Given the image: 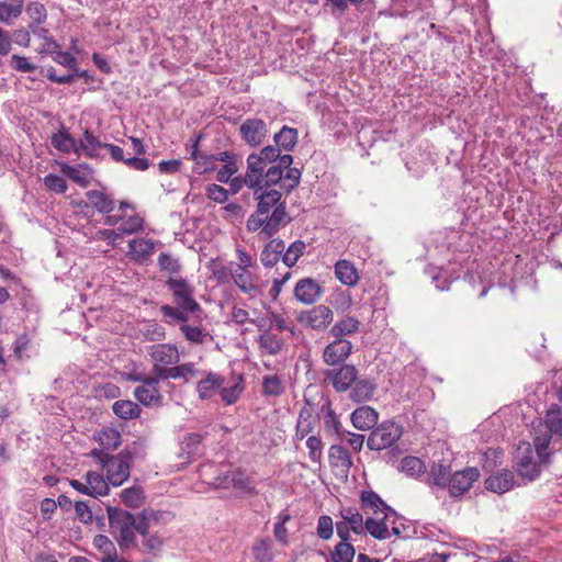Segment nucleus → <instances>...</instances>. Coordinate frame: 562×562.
Listing matches in <instances>:
<instances>
[{
	"label": "nucleus",
	"mask_w": 562,
	"mask_h": 562,
	"mask_svg": "<svg viewBox=\"0 0 562 562\" xmlns=\"http://www.w3.org/2000/svg\"><path fill=\"white\" fill-rule=\"evenodd\" d=\"M172 294L176 306H160V313L168 324L187 323L190 315L201 312L200 304L194 299V288L181 277H170L165 282Z\"/></svg>",
	"instance_id": "f257e3e1"
},
{
	"label": "nucleus",
	"mask_w": 562,
	"mask_h": 562,
	"mask_svg": "<svg viewBox=\"0 0 562 562\" xmlns=\"http://www.w3.org/2000/svg\"><path fill=\"white\" fill-rule=\"evenodd\" d=\"M110 532L121 549L137 548L136 535L139 533L138 519L130 512L108 506L106 508Z\"/></svg>",
	"instance_id": "f03ea898"
},
{
	"label": "nucleus",
	"mask_w": 562,
	"mask_h": 562,
	"mask_svg": "<svg viewBox=\"0 0 562 562\" xmlns=\"http://www.w3.org/2000/svg\"><path fill=\"white\" fill-rule=\"evenodd\" d=\"M90 456L105 470L106 479L113 486L122 485L130 477L133 454L128 449L122 450L116 456L92 449Z\"/></svg>",
	"instance_id": "7ed1b4c3"
},
{
	"label": "nucleus",
	"mask_w": 562,
	"mask_h": 562,
	"mask_svg": "<svg viewBox=\"0 0 562 562\" xmlns=\"http://www.w3.org/2000/svg\"><path fill=\"white\" fill-rule=\"evenodd\" d=\"M546 432L536 436L533 443L537 456L542 460L550 457L555 445L562 437V411L550 409L546 415Z\"/></svg>",
	"instance_id": "20e7f679"
},
{
	"label": "nucleus",
	"mask_w": 562,
	"mask_h": 562,
	"mask_svg": "<svg viewBox=\"0 0 562 562\" xmlns=\"http://www.w3.org/2000/svg\"><path fill=\"white\" fill-rule=\"evenodd\" d=\"M286 216L288 213L283 205L274 209L270 216L259 214L257 211H255L251 215H249L246 227L250 233L259 232V236L265 239L270 238L288 223Z\"/></svg>",
	"instance_id": "39448f33"
},
{
	"label": "nucleus",
	"mask_w": 562,
	"mask_h": 562,
	"mask_svg": "<svg viewBox=\"0 0 562 562\" xmlns=\"http://www.w3.org/2000/svg\"><path fill=\"white\" fill-rule=\"evenodd\" d=\"M281 149L276 145H268L258 153H251L247 157L248 165V183L255 186L258 183L259 177L266 179V171L271 164H276L280 157Z\"/></svg>",
	"instance_id": "423d86ee"
},
{
	"label": "nucleus",
	"mask_w": 562,
	"mask_h": 562,
	"mask_svg": "<svg viewBox=\"0 0 562 562\" xmlns=\"http://www.w3.org/2000/svg\"><path fill=\"white\" fill-rule=\"evenodd\" d=\"M402 427L394 422H384L374 428L368 440L367 446L371 450H383L392 447L401 438Z\"/></svg>",
	"instance_id": "0eeeda50"
},
{
	"label": "nucleus",
	"mask_w": 562,
	"mask_h": 562,
	"mask_svg": "<svg viewBox=\"0 0 562 562\" xmlns=\"http://www.w3.org/2000/svg\"><path fill=\"white\" fill-rule=\"evenodd\" d=\"M276 184H266V181H262L258 187H256L252 192L255 200L257 201L256 211L259 214H263L270 216L271 212L283 205L286 209L285 202L281 201L282 193L280 190L272 189Z\"/></svg>",
	"instance_id": "6e6552de"
},
{
	"label": "nucleus",
	"mask_w": 562,
	"mask_h": 562,
	"mask_svg": "<svg viewBox=\"0 0 562 562\" xmlns=\"http://www.w3.org/2000/svg\"><path fill=\"white\" fill-rule=\"evenodd\" d=\"M334 319V312L330 307L319 304L311 310L302 311L297 315V322L305 328L316 331L325 330Z\"/></svg>",
	"instance_id": "1a4fd4ad"
},
{
	"label": "nucleus",
	"mask_w": 562,
	"mask_h": 562,
	"mask_svg": "<svg viewBox=\"0 0 562 562\" xmlns=\"http://www.w3.org/2000/svg\"><path fill=\"white\" fill-rule=\"evenodd\" d=\"M524 446V453L521 457H518L516 469L521 477L533 481L539 476L541 465L549 462V457L542 460L537 456V451L531 449L530 443H525Z\"/></svg>",
	"instance_id": "9d476101"
},
{
	"label": "nucleus",
	"mask_w": 562,
	"mask_h": 562,
	"mask_svg": "<svg viewBox=\"0 0 562 562\" xmlns=\"http://www.w3.org/2000/svg\"><path fill=\"white\" fill-rule=\"evenodd\" d=\"M241 139L250 147H258L263 144L268 135V126L261 119H246L239 126Z\"/></svg>",
	"instance_id": "9b49d317"
},
{
	"label": "nucleus",
	"mask_w": 562,
	"mask_h": 562,
	"mask_svg": "<svg viewBox=\"0 0 562 562\" xmlns=\"http://www.w3.org/2000/svg\"><path fill=\"white\" fill-rule=\"evenodd\" d=\"M480 477V471L475 467L465 468L451 474L448 485L450 496L460 497L467 493L472 484Z\"/></svg>",
	"instance_id": "f8f14e48"
},
{
	"label": "nucleus",
	"mask_w": 562,
	"mask_h": 562,
	"mask_svg": "<svg viewBox=\"0 0 562 562\" xmlns=\"http://www.w3.org/2000/svg\"><path fill=\"white\" fill-rule=\"evenodd\" d=\"M357 378L358 370L352 364H342L339 369L325 372V381L330 383L337 392H345L350 389Z\"/></svg>",
	"instance_id": "ddd939ff"
},
{
	"label": "nucleus",
	"mask_w": 562,
	"mask_h": 562,
	"mask_svg": "<svg viewBox=\"0 0 562 562\" xmlns=\"http://www.w3.org/2000/svg\"><path fill=\"white\" fill-rule=\"evenodd\" d=\"M360 505L361 509L367 515L375 516H384V513L389 515L396 516V513L393 508L385 504V502L373 491H362L360 495Z\"/></svg>",
	"instance_id": "4468645a"
},
{
	"label": "nucleus",
	"mask_w": 562,
	"mask_h": 562,
	"mask_svg": "<svg viewBox=\"0 0 562 562\" xmlns=\"http://www.w3.org/2000/svg\"><path fill=\"white\" fill-rule=\"evenodd\" d=\"M323 292L322 285L312 278L299 280L294 288L295 299L305 305L314 304Z\"/></svg>",
	"instance_id": "2eb2a0df"
},
{
	"label": "nucleus",
	"mask_w": 562,
	"mask_h": 562,
	"mask_svg": "<svg viewBox=\"0 0 562 562\" xmlns=\"http://www.w3.org/2000/svg\"><path fill=\"white\" fill-rule=\"evenodd\" d=\"M147 352L154 361L153 367H157V364L164 367L172 366L177 364L180 360L178 348L170 344L149 346Z\"/></svg>",
	"instance_id": "dca6fc26"
},
{
	"label": "nucleus",
	"mask_w": 562,
	"mask_h": 562,
	"mask_svg": "<svg viewBox=\"0 0 562 562\" xmlns=\"http://www.w3.org/2000/svg\"><path fill=\"white\" fill-rule=\"evenodd\" d=\"M231 276L236 286L250 299L260 294L257 278L249 269L232 268Z\"/></svg>",
	"instance_id": "f3484780"
},
{
	"label": "nucleus",
	"mask_w": 562,
	"mask_h": 562,
	"mask_svg": "<svg viewBox=\"0 0 562 562\" xmlns=\"http://www.w3.org/2000/svg\"><path fill=\"white\" fill-rule=\"evenodd\" d=\"M159 381L153 373V378L144 381V384L137 386L134 391L135 398L145 406L160 403L161 395L158 387Z\"/></svg>",
	"instance_id": "a211bd4d"
},
{
	"label": "nucleus",
	"mask_w": 562,
	"mask_h": 562,
	"mask_svg": "<svg viewBox=\"0 0 562 562\" xmlns=\"http://www.w3.org/2000/svg\"><path fill=\"white\" fill-rule=\"evenodd\" d=\"M352 350V344L347 339H337L326 346L323 352V359L328 366H335L349 357Z\"/></svg>",
	"instance_id": "6ab92c4d"
},
{
	"label": "nucleus",
	"mask_w": 562,
	"mask_h": 562,
	"mask_svg": "<svg viewBox=\"0 0 562 562\" xmlns=\"http://www.w3.org/2000/svg\"><path fill=\"white\" fill-rule=\"evenodd\" d=\"M225 382V378L221 374L209 372L206 375L198 382L196 392L200 400H210L215 395L217 391L221 392V387Z\"/></svg>",
	"instance_id": "aec40b11"
},
{
	"label": "nucleus",
	"mask_w": 562,
	"mask_h": 562,
	"mask_svg": "<svg viewBox=\"0 0 562 562\" xmlns=\"http://www.w3.org/2000/svg\"><path fill=\"white\" fill-rule=\"evenodd\" d=\"M514 486V474L509 470H502L485 480L487 491L503 494Z\"/></svg>",
	"instance_id": "412c9836"
},
{
	"label": "nucleus",
	"mask_w": 562,
	"mask_h": 562,
	"mask_svg": "<svg viewBox=\"0 0 562 562\" xmlns=\"http://www.w3.org/2000/svg\"><path fill=\"white\" fill-rule=\"evenodd\" d=\"M378 413L370 406L356 408L351 414L352 425L359 430H367L378 423Z\"/></svg>",
	"instance_id": "4be33fe9"
},
{
	"label": "nucleus",
	"mask_w": 562,
	"mask_h": 562,
	"mask_svg": "<svg viewBox=\"0 0 562 562\" xmlns=\"http://www.w3.org/2000/svg\"><path fill=\"white\" fill-rule=\"evenodd\" d=\"M285 250V243L282 239H271L262 249L260 260L267 268H271L278 263Z\"/></svg>",
	"instance_id": "5701e85b"
},
{
	"label": "nucleus",
	"mask_w": 562,
	"mask_h": 562,
	"mask_svg": "<svg viewBox=\"0 0 562 562\" xmlns=\"http://www.w3.org/2000/svg\"><path fill=\"white\" fill-rule=\"evenodd\" d=\"M293 164V157L289 154L281 155L277 159L274 165L269 166L266 171V184H278L283 179V172L291 168Z\"/></svg>",
	"instance_id": "b1692460"
},
{
	"label": "nucleus",
	"mask_w": 562,
	"mask_h": 562,
	"mask_svg": "<svg viewBox=\"0 0 562 562\" xmlns=\"http://www.w3.org/2000/svg\"><path fill=\"white\" fill-rule=\"evenodd\" d=\"M324 413V429L327 435H336L339 440L345 438L347 430H344L338 416L331 408L329 403H326L321 408Z\"/></svg>",
	"instance_id": "393cba45"
},
{
	"label": "nucleus",
	"mask_w": 562,
	"mask_h": 562,
	"mask_svg": "<svg viewBox=\"0 0 562 562\" xmlns=\"http://www.w3.org/2000/svg\"><path fill=\"white\" fill-rule=\"evenodd\" d=\"M335 276L347 286H355L359 282L358 270L349 260L341 259L335 263Z\"/></svg>",
	"instance_id": "a878e982"
},
{
	"label": "nucleus",
	"mask_w": 562,
	"mask_h": 562,
	"mask_svg": "<svg viewBox=\"0 0 562 562\" xmlns=\"http://www.w3.org/2000/svg\"><path fill=\"white\" fill-rule=\"evenodd\" d=\"M376 389L375 383L370 379H360L353 382L349 397L356 403H363L370 401Z\"/></svg>",
	"instance_id": "bb28decb"
},
{
	"label": "nucleus",
	"mask_w": 562,
	"mask_h": 562,
	"mask_svg": "<svg viewBox=\"0 0 562 562\" xmlns=\"http://www.w3.org/2000/svg\"><path fill=\"white\" fill-rule=\"evenodd\" d=\"M391 515L384 513V516L368 517L366 520V532H369L373 538L384 540L390 538L391 533L386 521Z\"/></svg>",
	"instance_id": "cd10ccee"
},
{
	"label": "nucleus",
	"mask_w": 562,
	"mask_h": 562,
	"mask_svg": "<svg viewBox=\"0 0 562 562\" xmlns=\"http://www.w3.org/2000/svg\"><path fill=\"white\" fill-rule=\"evenodd\" d=\"M85 481L89 486L90 496L98 497L109 494V481L104 479L102 473L95 471H88L85 474Z\"/></svg>",
	"instance_id": "c85d7f7f"
},
{
	"label": "nucleus",
	"mask_w": 562,
	"mask_h": 562,
	"mask_svg": "<svg viewBox=\"0 0 562 562\" xmlns=\"http://www.w3.org/2000/svg\"><path fill=\"white\" fill-rule=\"evenodd\" d=\"M61 172L78 186L87 188L90 183V176L92 170L88 165H79L78 167H72L68 164H63Z\"/></svg>",
	"instance_id": "c756f323"
},
{
	"label": "nucleus",
	"mask_w": 562,
	"mask_h": 562,
	"mask_svg": "<svg viewBox=\"0 0 562 562\" xmlns=\"http://www.w3.org/2000/svg\"><path fill=\"white\" fill-rule=\"evenodd\" d=\"M339 515L341 519H345L348 528L356 535H366V521L359 510L353 507H344L340 509Z\"/></svg>",
	"instance_id": "7c9ffc66"
},
{
	"label": "nucleus",
	"mask_w": 562,
	"mask_h": 562,
	"mask_svg": "<svg viewBox=\"0 0 562 562\" xmlns=\"http://www.w3.org/2000/svg\"><path fill=\"white\" fill-rule=\"evenodd\" d=\"M85 195L99 213L109 214L114 210V200L103 191L90 190Z\"/></svg>",
	"instance_id": "2f4dec72"
},
{
	"label": "nucleus",
	"mask_w": 562,
	"mask_h": 562,
	"mask_svg": "<svg viewBox=\"0 0 562 562\" xmlns=\"http://www.w3.org/2000/svg\"><path fill=\"white\" fill-rule=\"evenodd\" d=\"M50 143L55 149L65 154H79L78 142L65 130L54 133Z\"/></svg>",
	"instance_id": "473e14b6"
},
{
	"label": "nucleus",
	"mask_w": 562,
	"mask_h": 562,
	"mask_svg": "<svg viewBox=\"0 0 562 562\" xmlns=\"http://www.w3.org/2000/svg\"><path fill=\"white\" fill-rule=\"evenodd\" d=\"M24 8V0H3L0 1V22L7 25L18 19Z\"/></svg>",
	"instance_id": "72a5a7b5"
},
{
	"label": "nucleus",
	"mask_w": 562,
	"mask_h": 562,
	"mask_svg": "<svg viewBox=\"0 0 562 562\" xmlns=\"http://www.w3.org/2000/svg\"><path fill=\"white\" fill-rule=\"evenodd\" d=\"M360 322L353 316H346L336 322L329 330L330 336L344 339L345 336L355 334L359 329Z\"/></svg>",
	"instance_id": "f704fd0d"
},
{
	"label": "nucleus",
	"mask_w": 562,
	"mask_h": 562,
	"mask_svg": "<svg viewBox=\"0 0 562 562\" xmlns=\"http://www.w3.org/2000/svg\"><path fill=\"white\" fill-rule=\"evenodd\" d=\"M285 392V384L278 374H268L262 378L261 393L266 397H279Z\"/></svg>",
	"instance_id": "c9c22d12"
},
{
	"label": "nucleus",
	"mask_w": 562,
	"mask_h": 562,
	"mask_svg": "<svg viewBox=\"0 0 562 562\" xmlns=\"http://www.w3.org/2000/svg\"><path fill=\"white\" fill-rule=\"evenodd\" d=\"M93 546L102 554L101 562H113V560L120 559L116 547L109 537L97 535L93 539Z\"/></svg>",
	"instance_id": "e433bc0d"
},
{
	"label": "nucleus",
	"mask_w": 562,
	"mask_h": 562,
	"mask_svg": "<svg viewBox=\"0 0 562 562\" xmlns=\"http://www.w3.org/2000/svg\"><path fill=\"white\" fill-rule=\"evenodd\" d=\"M273 140L281 150L291 151L297 143V130L284 125L274 134Z\"/></svg>",
	"instance_id": "4c0bfd02"
},
{
	"label": "nucleus",
	"mask_w": 562,
	"mask_h": 562,
	"mask_svg": "<svg viewBox=\"0 0 562 562\" xmlns=\"http://www.w3.org/2000/svg\"><path fill=\"white\" fill-rule=\"evenodd\" d=\"M252 554L257 562H272L274 559L273 542L270 538L256 539Z\"/></svg>",
	"instance_id": "58836bf2"
},
{
	"label": "nucleus",
	"mask_w": 562,
	"mask_h": 562,
	"mask_svg": "<svg viewBox=\"0 0 562 562\" xmlns=\"http://www.w3.org/2000/svg\"><path fill=\"white\" fill-rule=\"evenodd\" d=\"M97 440L104 452L117 449L121 446V434L114 428H103L97 437Z\"/></svg>",
	"instance_id": "ea45409f"
},
{
	"label": "nucleus",
	"mask_w": 562,
	"mask_h": 562,
	"mask_svg": "<svg viewBox=\"0 0 562 562\" xmlns=\"http://www.w3.org/2000/svg\"><path fill=\"white\" fill-rule=\"evenodd\" d=\"M128 248L136 260L144 261L151 256L155 245L150 239L138 238L131 240Z\"/></svg>",
	"instance_id": "a19ab883"
},
{
	"label": "nucleus",
	"mask_w": 562,
	"mask_h": 562,
	"mask_svg": "<svg viewBox=\"0 0 562 562\" xmlns=\"http://www.w3.org/2000/svg\"><path fill=\"white\" fill-rule=\"evenodd\" d=\"M113 413L122 418V419H134L139 417L140 407L138 404L128 401V400H120L116 401L112 406Z\"/></svg>",
	"instance_id": "79ce46f5"
},
{
	"label": "nucleus",
	"mask_w": 562,
	"mask_h": 562,
	"mask_svg": "<svg viewBox=\"0 0 562 562\" xmlns=\"http://www.w3.org/2000/svg\"><path fill=\"white\" fill-rule=\"evenodd\" d=\"M79 153L83 151L88 157L99 156L101 148H104V144L100 142L91 132L86 131L82 138L78 142Z\"/></svg>",
	"instance_id": "37998d69"
},
{
	"label": "nucleus",
	"mask_w": 562,
	"mask_h": 562,
	"mask_svg": "<svg viewBox=\"0 0 562 562\" xmlns=\"http://www.w3.org/2000/svg\"><path fill=\"white\" fill-rule=\"evenodd\" d=\"M257 341L260 350L268 355H277L283 347L282 339L272 333L261 334Z\"/></svg>",
	"instance_id": "c03bdc74"
},
{
	"label": "nucleus",
	"mask_w": 562,
	"mask_h": 562,
	"mask_svg": "<svg viewBox=\"0 0 562 562\" xmlns=\"http://www.w3.org/2000/svg\"><path fill=\"white\" fill-rule=\"evenodd\" d=\"M328 457L333 467H344L349 469L352 465V460L348 450L341 445H333L329 448Z\"/></svg>",
	"instance_id": "a18cd8bd"
},
{
	"label": "nucleus",
	"mask_w": 562,
	"mask_h": 562,
	"mask_svg": "<svg viewBox=\"0 0 562 562\" xmlns=\"http://www.w3.org/2000/svg\"><path fill=\"white\" fill-rule=\"evenodd\" d=\"M306 244L303 240L293 241L282 254V261L288 268L296 265L299 259L304 255Z\"/></svg>",
	"instance_id": "49530a36"
},
{
	"label": "nucleus",
	"mask_w": 562,
	"mask_h": 562,
	"mask_svg": "<svg viewBox=\"0 0 562 562\" xmlns=\"http://www.w3.org/2000/svg\"><path fill=\"white\" fill-rule=\"evenodd\" d=\"M138 535L142 536V544L139 549L143 552L156 555L161 550L164 540L157 532L150 533L149 529H146L144 533Z\"/></svg>",
	"instance_id": "de8ad7c7"
},
{
	"label": "nucleus",
	"mask_w": 562,
	"mask_h": 562,
	"mask_svg": "<svg viewBox=\"0 0 562 562\" xmlns=\"http://www.w3.org/2000/svg\"><path fill=\"white\" fill-rule=\"evenodd\" d=\"M451 473L443 464H434L429 473V484L437 487H448Z\"/></svg>",
	"instance_id": "09e8293b"
},
{
	"label": "nucleus",
	"mask_w": 562,
	"mask_h": 562,
	"mask_svg": "<svg viewBox=\"0 0 562 562\" xmlns=\"http://www.w3.org/2000/svg\"><path fill=\"white\" fill-rule=\"evenodd\" d=\"M356 554L355 547L350 542H338L330 552L331 562H352Z\"/></svg>",
	"instance_id": "8fccbe9b"
},
{
	"label": "nucleus",
	"mask_w": 562,
	"mask_h": 562,
	"mask_svg": "<svg viewBox=\"0 0 562 562\" xmlns=\"http://www.w3.org/2000/svg\"><path fill=\"white\" fill-rule=\"evenodd\" d=\"M144 491L140 486H132L121 492V499L127 507L138 508L144 503Z\"/></svg>",
	"instance_id": "3c124183"
},
{
	"label": "nucleus",
	"mask_w": 562,
	"mask_h": 562,
	"mask_svg": "<svg viewBox=\"0 0 562 562\" xmlns=\"http://www.w3.org/2000/svg\"><path fill=\"white\" fill-rule=\"evenodd\" d=\"M244 380L243 376H238L237 381H235L229 386H224V384L221 387V398L222 401L227 404L232 405L239 398L240 394L244 391Z\"/></svg>",
	"instance_id": "603ef678"
},
{
	"label": "nucleus",
	"mask_w": 562,
	"mask_h": 562,
	"mask_svg": "<svg viewBox=\"0 0 562 562\" xmlns=\"http://www.w3.org/2000/svg\"><path fill=\"white\" fill-rule=\"evenodd\" d=\"M291 520V515L288 510L281 512L277 517V522L274 524L273 535L276 539L283 546L289 544V531L285 527V524Z\"/></svg>",
	"instance_id": "864d4df0"
},
{
	"label": "nucleus",
	"mask_w": 562,
	"mask_h": 562,
	"mask_svg": "<svg viewBox=\"0 0 562 562\" xmlns=\"http://www.w3.org/2000/svg\"><path fill=\"white\" fill-rule=\"evenodd\" d=\"M78 519L86 525L92 524L95 519L98 526H103L102 518L94 516L92 507L83 501H78L74 505Z\"/></svg>",
	"instance_id": "5fc2aeb1"
},
{
	"label": "nucleus",
	"mask_w": 562,
	"mask_h": 562,
	"mask_svg": "<svg viewBox=\"0 0 562 562\" xmlns=\"http://www.w3.org/2000/svg\"><path fill=\"white\" fill-rule=\"evenodd\" d=\"M162 513L153 508H145L136 515L138 519L139 533H144L146 529H150L153 524L160 520Z\"/></svg>",
	"instance_id": "6e6d98bb"
},
{
	"label": "nucleus",
	"mask_w": 562,
	"mask_h": 562,
	"mask_svg": "<svg viewBox=\"0 0 562 562\" xmlns=\"http://www.w3.org/2000/svg\"><path fill=\"white\" fill-rule=\"evenodd\" d=\"M233 488L247 494H257L254 481L245 472L234 470Z\"/></svg>",
	"instance_id": "4d7b16f0"
},
{
	"label": "nucleus",
	"mask_w": 562,
	"mask_h": 562,
	"mask_svg": "<svg viewBox=\"0 0 562 562\" xmlns=\"http://www.w3.org/2000/svg\"><path fill=\"white\" fill-rule=\"evenodd\" d=\"M144 220L137 214L131 215L126 218L122 216V222L117 226V231L121 235H131L135 234L143 229Z\"/></svg>",
	"instance_id": "13d9d810"
},
{
	"label": "nucleus",
	"mask_w": 562,
	"mask_h": 562,
	"mask_svg": "<svg viewBox=\"0 0 562 562\" xmlns=\"http://www.w3.org/2000/svg\"><path fill=\"white\" fill-rule=\"evenodd\" d=\"M401 470L409 476H418L425 472V464L419 458L408 456L402 460Z\"/></svg>",
	"instance_id": "bf43d9fd"
},
{
	"label": "nucleus",
	"mask_w": 562,
	"mask_h": 562,
	"mask_svg": "<svg viewBox=\"0 0 562 562\" xmlns=\"http://www.w3.org/2000/svg\"><path fill=\"white\" fill-rule=\"evenodd\" d=\"M202 439L203 436L200 434H187L181 441L182 452L187 453L189 457L198 454Z\"/></svg>",
	"instance_id": "052dcab7"
},
{
	"label": "nucleus",
	"mask_w": 562,
	"mask_h": 562,
	"mask_svg": "<svg viewBox=\"0 0 562 562\" xmlns=\"http://www.w3.org/2000/svg\"><path fill=\"white\" fill-rule=\"evenodd\" d=\"M301 176L302 172L299 168H289L283 172V179L278 184L289 193L300 184Z\"/></svg>",
	"instance_id": "680f3d73"
},
{
	"label": "nucleus",
	"mask_w": 562,
	"mask_h": 562,
	"mask_svg": "<svg viewBox=\"0 0 562 562\" xmlns=\"http://www.w3.org/2000/svg\"><path fill=\"white\" fill-rule=\"evenodd\" d=\"M142 335L145 340L160 341L165 339L166 330L160 324L156 322H148L142 329Z\"/></svg>",
	"instance_id": "e2e57ef3"
},
{
	"label": "nucleus",
	"mask_w": 562,
	"mask_h": 562,
	"mask_svg": "<svg viewBox=\"0 0 562 562\" xmlns=\"http://www.w3.org/2000/svg\"><path fill=\"white\" fill-rule=\"evenodd\" d=\"M306 447L308 449V458L314 463H321L323 458L324 443L318 436H310L306 439Z\"/></svg>",
	"instance_id": "0e129e2a"
},
{
	"label": "nucleus",
	"mask_w": 562,
	"mask_h": 562,
	"mask_svg": "<svg viewBox=\"0 0 562 562\" xmlns=\"http://www.w3.org/2000/svg\"><path fill=\"white\" fill-rule=\"evenodd\" d=\"M316 535L322 540H329L334 535V521L328 515H322L317 519Z\"/></svg>",
	"instance_id": "69168bd1"
},
{
	"label": "nucleus",
	"mask_w": 562,
	"mask_h": 562,
	"mask_svg": "<svg viewBox=\"0 0 562 562\" xmlns=\"http://www.w3.org/2000/svg\"><path fill=\"white\" fill-rule=\"evenodd\" d=\"M25 11L31 19L30 23H45L47 19V11L44 4L37 1L29 2Z\"/></svg>",
	"instance_id": "338daca9"
},
{
	"label": "nucleus",
	"mask_w": 562,
	"mask_h": 562,
	"mask_svg": "<svg viewBox=\"0 0 562 562\" xmlns=\"http://www.w3.org/2000/svg\"><path fill=\"white\" fill-rule=\"evenodd\" d=\"M180 330L186 339L193 344H202L206 337V334L201 327L190 326L187 323H181Z\"/></svg>",
	"instance_id": "774afa93"
}]
</instances>
